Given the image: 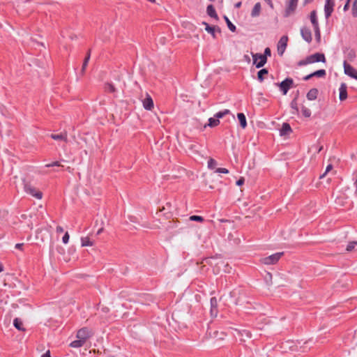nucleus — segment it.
<instances>
[{
    "instance_id": "obj_1",
    "label": "nucleus",
    "mask_w": 357,
    "mask_h": 357,
    "mask_svg": "<svg viewBox=\"0 0 357 357\" xmlns=\"http://www.w3.org/2000/svg\"><path fill=\"white\" fill-rule=\"evenodd\" d=\"M271 51L269 47H266L264 50V54H252L253 59V64L255 65L256 68H259L263 67L267 62V57L271 56Z\"/></svg>"
},
{
    "instance_id": "obj_2",
    "label": "nucleus",
    "mask_w": 357,
    "mask_h": 357,
    "mask_svg": "<svg viewBox=\"0 0 357 357\" xmlns=\"http://www.w3.org/2000/svg\"><path fill=\"white\" fill-rule=\"evenodd\" d=\"M284 255V252H277L273 255H271L268 257H266L261 259V262L266 265H272L275 264L282 256Z\"/></svg>"
},
{
    "instance_id": "obj_3",
    "label": "nucleus",
    "mask_w": 357,
    "mask_h": 357,
    "mask_svg": "<svg viewBox=\"0 0 357 357\" xmlns=\"http://www.w3.org/2000/svg\"><path fill=\"white\" fill-rule=\"evenodd\" d=\"M298 1V0H289L287 2L286 8L284 13V16L285 17L290 16L294 13L297 7Z\"/></svg>"
},
{
    "instance_id": "obj_4",
    "label": "nucleus",
    "mask_w": 357,
    "mask_h": 357,
    "mask_svg": "<svg viewBox=\"0 0 357 357\" xmlns=\"http://www.w3.org/2000/svg\"><path fill=\"white\" fill-rule=\"evenodd\" d=\"M24 190L26 193L38 199H40L43 197V193L40 190L29 184L24 185Z\"/></svg>"
},
{
    "instance_id": "obj_5",
    "label": "nucleus",
    "mask_w": 357,
    "mask_h": 357,
    "mask_svg": "<svg viewBox=\"0 0 357 357\" xmlns=\"http://www.w3.org/2000/svg\"><path fill=\"white\" fill-rule=\"evenodd\" d=\"M326 63V58L324 54L315 53L306 58L305 63H313L316 62Z\"/></svg>"
},
{
    "instance_id": "obj_6",
    "label": "nucleus",
    "mask_w": 357,
    "mask_h": 357,
    "mask_svg": "<svg viewBox=\"0 0 357 357\" xmlns=\"http://www.w3.org/2000/svg\"><path fill=\"white\" fill-rule=\"evenodd\" d=\"M288 36H283L280 38V40L278 43L277 50L278 53L280 56H282L287 46L288 43Z\"/></svg>"
},
{
    "instance_id": "obj_7",
    "label": "nucleus",
    "mask_w": 357,
    "mask_h": 357,
    "mask_svg": "<svg viewBox=\"0 0 357 357\" xmlns=\"http://www.w3.org/2000/svg\"><path fill=\"white\" fill-rule=\"evenodd\" d=\"M294 81L291 78H287L281 83L278 84L280 90L282 91L284 95H286L288 90L292 87Z\"/></svg>"
},
{
    "instance_id": "obj_8",
    "label": "nucleus",
    "mask_w": 357,
    "mask_h": 357,
    "mask_svg": "<svg viewBox=\"0 0 357 357\" xmlns=\"http://www.w3.org/2000/svg\"><path fill=\"white\" fill-rule=\"evenodd\" d=\"M205 262L206 264H208L211 266L217 267L216 269L215 268H213V272L215 273H218L219 272V265L224 264V262L220 259L213 257L206 259Z\"/></svg>"
},
{
    "instance_id": "obj_9",
    "label": "nucleus",
    "mask_w": 357,
    "mask_h": 357,
    "mask_svg": "<svg viewBox=\"0 0 357 357\" xmlns=\"http://www.w3.org/2000/svg\"><path fill=\"white\" fill-rule=\"evenodd\" d=\"M344 73L348 76L357 79V70H356L351 65L348 64L347 61L344 62Z\"/></svg>"
},
{
    "instance_id": "obj_10",
    "label": "nucleus",
    "mask_w": 357,
    "mask_h": 357,
    "mask_svg": "<svg viewBox=\"0 0 357 357\" xmlns=\"http://www.w3.org/2000/svg\"><path fill=\"white\" fill-rule=\"evenodd\" d=\"M301 35L303 40H305L307 43H310L312 42V36L311 30L306 27L303 26L301 28Z\"/></svg>"
},
{
    "instance_id": "obj_11",
    "label": "nucleus",
    "mask_w": 357,
    "mask_h": 357,
    "mask_svg": "<svg viewBox=\"0 0 357 357\" xmlns=\"http://www.w3.org/2000/svg\"><path fill=\"white\" fill-rule=\"evenodd\" d=\"M91 335H92V333L91 331H89L86 328H83L78 331V332L77 333V339H80V340L86 342V340L89 337H91Z\"/></svg>"
},
{
    "instance_id": "obj_12",
    "label": "nucleus",
    "mask_w": 357,
    "mask_h": 357,
    "mask_svg": "<svg viewBox=\"0 0 357 357\" xmlns=\"http://www.w3.org/2000/svg\"><path fill=\"white\" fill-rule=\"evenodd\" d=\"M56 235H57V238L59 237V236L64 233L63 234V236L62 237V241L64 244H66L68 243V241H69V234H68V231H64V229L61 226H57L56 227Z\"/></svg>"
},
{
    "instance_id": "obj_13",
    "label": "nucleus",
    "mask_w": 357,
    "mask_h": 357,
    "mask_svg": "<svg viewBox=\"0 0 357 357\" xmlns=\"http://www.w3.org/2000/svg\"><path fill=\"white\" fill-rule=\"evenodd\" d=\"M210 313L211 317H215L218 315V301L215 297L211 298V310Z\"/></svg>"
},
{
    "instance_id": "obj_14",
    "label": "nucleus",
    "mask_w": 357,
    "mask_h": 357,
    "mask_svg": "<svg viewBox=\"0 0 357 357\" xmlns=\"http://www.w3.org/2000/svg\"><path fill=\"white\" fill-rule=\"evenodd\" d=\"M142 103L145 109L151 110L153 108V101L148 93H146V98L143 100Z\"/></svg>"
},
{
    "instance_id": "obj_15",
    "label": "nucleus",
    "mask_w": 357,
    "mask_h": 357,
    "mask_svg": "<svg viewBox=\"0 0 357 357\" xmlns=\"http://www.w3.org/2000/svg\"><path fill=\"white\" fill-rule=\"evenodd\" d=\"M335 6L334 1L333 2H328L326 1L325 6H324V13L326 18L328 19L332 14L333 11V7Z\"/></svg>"
},
{
    "instance_id": "obj_16",
    "label": "nucleus",
    "mask_w": 357,
    "mask_h": 357,
    "mask_svg": "<svg viewBox=\"0 0 357 357\" xmlns=\"http://www.w3.org/2000/svg\"><path fill=\"white\" fill-rule=\"evenodd\" d=\"M339 98L341 101H343L347 98V86L345 83H342L340 89Z\"/></svg>"
},
{
    "instance_id": "obj_17",
    "label": "nucleus",
    "mask_w": 357,
    "mask_h": 357,
    "mask_svg": "<svg viewBox=\"0 0 357 357\" xmlns=\"http://www.w3.org/2000/svg\"><path fill=\"white\" fill-rule=\"evenodd\" d=\"M50 137L56 141L68 142V135L66 132H61L59 134H52Z\"/></svg>"
},
{
    "instance_id": "obj_18",
    "label": "nucleus",
    "mask_w": 357,
    "mask_h": 357,
    "mask_svg": "<svg viewBox=\"0 0 357 357\" xmlns=\"http://www.w3.org/2000/svg\"><path fill=\"white\" fill-rule=\"evenodd\" d=\"M236 332L237 333V335L239 336L240 341L241 342H244L246 338H249L251 337V333H250V331L247 330H236Z\"/></svg>"
},
{
    "instance_id": "obj_19",
    "label": "nucleus",
    "mask_w": 357,
    "mask_h": 357,
    "mask_svg": "<svg viewBox=\"0 0 357 357\" xmlns=\"http://www.w3.org/2000/svg\"><path fill=\"white\" fill-rule=\"evenodd\" d=\"M310 19L313 28L319 26L316 10H312L310 13Z\"/></svg>"
},
{
    "instance_id": "obj_20",
    "label": "nucleus",
    "mask_w": 357,
    "mask_h": 357,
    "mask_svg": "<svg viewBox=\"0 0 357 357\" xmlns=\"http://www.w3.org/2000/svg\"><path fill=\"white\" fill-rule=\"evenodd\" d=\"M82 246H92L93 245V241L90 239V236L87 235L86 236H82L81 238Z\"/></svg>"
},
{
    "instance_id": "obj_21",
    "label": "nucleus",
    "mask_w": 357,
    "mask_h": 357,
    "mask_svg": "<svg viewBox=\"0 0 357 357\" xmlns=\"http://www.w3.org/2000/svg\"><path fill=\"white\" fill-rule=\"evenodd\" d=\"M317 95H318V90L317 89H312L307 93V98L309 100H314L317 98Z\"/></svg>"
},
{
    "instance_id": "obj_22",
    "label": "nucleus",
    "mask_w": 357,
    "mask_h": 357,
    "mask_svg": "<svg viewBox=\"0 0 357 357\" xmlns=\"http://www.w3.org/2000/svg\"><path fill=\"white\" fill-rule=\"evenodd\" d=\"M261 13V4L260 3H257L251 12V16L253 17H257L260 15Z\"/></svg>"
},
{
    "instance_id": "obj_23",
    "label": "nucleus",
    "mask_w": 357,
    "mask_h": 357,
    "mask_svg": "<svg viewBox=\"0 0 357 357\" xmlns=\"http://www.w3.org/2000/svg\"><path fill=\"white\" fill-rule=\"evenodd\" d=\"M291 132V128L289 126V124L287 123H284L282 124V128L280 130V135H286L289 134Z\"/></svg>"
},
{
    "instance_id": "obj_24",
    "label": "nucleus",
    "mask_w": 357,
    "mask_h": 357,
    "mask_svg": "<svg viewBox=\"0 0 357 357\" xmlns=\"http://www.w3.org/2000/svg\"><path fill=\"white\" fill-rule=\"evenodd\" d=\"M238 119L242 128H245L247 126L246 118L244 114L238 113L237 114Z\"/></svg>"
},
{
    "instance_id": "obj_25",
    "label": "nucleus",
    "mask_w": 357,
    "mask_h": 357,
    "mask_svg": "<svg viewBox=\"0 0 357 357\" xmlns=\"http://www.w3.org/2000/svg\"><path fill=\"white\" fill-rule=\"evenodd\" d=\"M206 12H207V14L210 17L218 19V15H217L215 10L214 7L213 6V5H208L207 6Z\"/></svg>"
},
{
    "instance_id": "obj_26",
    "label": "nucleus",
    "mask_w": 357,
    "mask_h": 357,
    "mask_svg": "<svg viewBox=\"0 0 357 357\" xmlns=\"http://www.w3.org/2000/svg\"><path fill=\"white\" fill-rule=\"evenodd\" d=\"M86 230L89 231L87 235L93 236V235H99L103 231V228L100 227L98 229L96 232L94 228L91 229L90 227H88Z\"/></svg>"
},
{
    "instance_id": "obj_27",
    "label": "nucleus",
    "mask_w": 357,
    "mask_h": 357,
    "mask_svg": "<svg viewBox=\"0 0 357 357\" xmlns=\"http://www.w3.org/2000/svg\"><path fill=\"white\" fill-rule=\"evenodd\" d=\"M219 124H220V120L214 116V117L209 118L208 123L207 126L211 128H213V127L218 126Z\"/></svg>"
},
{
    "instance_id": "obj_28",
    "label": "nucleus",
    "mask_w": 357,
    "mask_h": 357,
    "mask_svg": "<svg viewBox=\"0 0 357 357\" xmlns=\"http://www.w3.org/2000/svg\"><path fill=\"white\" fill-rule=\"evenodd\" d=\"M182 221H197V222H204L205 220L202 216L200 215H191L186 220H181Z\"/></svg>"
},
{
    "instance_id": "obj_29",
    "label": "nucleus",
    "mask_w": 357,
    "mask_h": 357,
    "mask_svg": "<svg viewBox=\"0 0 357 357\" xmlns=\"http://www.w3.org/2000/svg\"><path fill=\"white\" fill-rule=\"evenodd\" d=\"M268 75V70L266 68L260 70L257 73V78L259 82H263L264 76Z\"/></svg>"
},
{
    "instance_id": "obj_30",
    "label": "nucleus",
    "mask_w": 357,
    "mask_h": 357,
    "mask_svg": "<svg viewBox=\"0 0 357 357\" xmlns=\"http://www.w3.org/2000/svg\"><path fill=\"white\" fill-rule=\"evenodd\" d=\"M230 113V111L227 109H224L222 111H220L219 112H217L214 116L218 119L223 118L225 116L229 114Z\"/></svg>"
},
{
    "instance_id": "obj_31",
    "label": "nucleus",
    "mask_w": 357,
    "mask_h": 357,
    "mask_svg": "<svg viewBox=\"0 0 357 357\" xmlns=\"http://www.w3.org/2000/svg\"><path fill=\"white\" fill-rule=\"evenodd\" d=\"M84 342H85L84 341H83L80 339H78L77 340L72 342L70 343V346L72 347H74V348H78V347H81L82 346H83Z\"/></svg>"
},
{
    "instance_id": "obj_32",
    "label": "nucleus",
    "mask_w": 357,
    "mask_h": 357,
    "mask_svg": "<svg viewBox=\"0 0 357 357\" xmlns=\"http://www.w3.org/2000/svg\"><path fill=\"white\" fill-rule=\"evenodd\" d=\"M301 112L306 118H309L311 116V110L305 105L301 107Z\"/></svg>"
},
{
    "instance_id": "obj_33",
    "label": "nucleus",
    "mask_w": 357,
    "mask_h": 357,
    "mask_svg": "<svg viewBox=\"0 0 357 357\" xmlns=\"http://www.w3.org/2000/svg\"><path fill=\"white\" fill-rule=\"evenodd\" d=\"M174 202L173 203L171 202H168L166 203L165 206H164L160 210V211H162L165 210L171 211L174 208Z\"/></svg>"
},
{
    "instance_id": "obj_34",
    "label": "nucleus",
    "mask_w": 357,
    "mask_h": 357,
    "mask_svg": "<svg viewBox=\"0 0 357 357\" xmlns=\"http://www.w3.org/2000/svg\"><path fill=\"white\" fill-rule=\"evenodd\" d=\"M13 324H14L15 327L17 329H18L19 331H24V328L22 327V321L20 319L15 318L14 319Z\"/></svg>"
},
{
    "instance_id": "obj_35",
    "label": "nucleus",
    "mask_w": 357,
    "mask_h": 357,
    "mask_svg": "<svg viewBox=\"0 0 357 357\" xmlns=\"http://www.w3.org/2000/svg\"><path fill=\"white\" fill-rule=\"evenodd\" d=\"M203 24L205 25V30L213 35V37H215V27L214 26H210L207 23L203 22Z\"/></svg>"
},
{
    "instance_id": "obj_36",
    "label": "nucleus",
    "mask_w": 357,
    "mask_h": 357,
    "mask_svg": "<svg viewBox=\"0 0 357 357\" xmlns=\"http://www.w3.org/2000/svg\"><path fill=\"white\" fill-rule=\"evenodd\" d=\"M314 31L316 40L317 41V43H320V41H321V31H320L319 26L314 27Z\"/></svg>"
},
{
    "instance_id": "obj_37",
    "label": "nucleus",
    "mask_w": 357,
    "mask_h": 357,
    "mask_svg": "<svg viewBox=\"0 0 357 357\" xmlns=\"http://www.w3.org/2000/svg\"><path fill=\"white\" fill-rule=\"evenodd\" d=\"M90 59V50L87 53V55L84 61V63H83V65H82V73H84L85 70H86V68L88 65V63H89V61Z\"/></svg>"
},
{
    "instance_id": "obj_38",
    "label": "nucleus",
    "mask_w": 357,
    "mask_h": 357,
    "mask_svg": "<svg viewBox=\"0 0 357 357\" xmlns=\"http://www.w3.org/2000/svg\"><path fill=\"white\" fill-rule=\"evenodd\" d=\"M224 19L225 20L226 22H227V24L228 26V28L229 29L230 31H235L236 30V26L230 22V20H229V18L227 17V16H225L224 17Z\"/></svg>"
},
{
    "instance_id": "obj_39",
    "label": "nucleus",
    "mask_w": 357,
    "mask_h": 357,
    "mask_svg": "<svg viewBox=\"0 0 357 357\" xmlns=\"http://www.w3.org/2000/svg\"><path fill=\"white\" fill-rule=\"evenodd\" d=\"M312 75L317 76V77H324L326 75V70H319L313 73H312Z\"/></svg>"
},
{
    "instance_id": "obj_40",
    "label": "nucleus",
    "mask_w": 357,
    "mask_h": 357,
    "mask_svg": "<svg viewBox=\"0 0 357 357\" xmlns=\"http://www.w3.org/2000/svg\"><path fill=\"white\" fill-rule=\"evenodd\" d=\"M356 245H357L356 241H353V242L349 243L348 244V245L347 246V248H346L347 251H348V252L352 251Z\"/></svg>"
},
{
    "instance_id": "obj_41",
    "label": "nucleus",
    "mask_w": 357,
    "mask_h": 357,
    "mask_svg": "<svg viewBox=\"0 0 357 357\" xmlns=\"http://www.w3.org/2000/svg\"><path fill=\"white\" fill-rule=\"evenodd\" d=\"M216 165H217L216 161L213 158H211L208 162V167L210 169H214Z\"/></svg>"
},
{
    "instance_id": "obj_42",
    "label": "nucleus",
    "mask_w": 357,
    "mask_h": 357,
    "mask_svg": "<svg viewBox=\"0 0 357 357\" xmlns=\"http://www.w3.org/2000/svg\"><path fill=\"white\" fill-rule=\"evenodd\" d=\"M352 15L354 17H357V0H355L353 3Z\"/></svg>"
},
{
    "instance_id": "obj_43",
    "label": "nucleus",
    "mask_w": 357,
    "mask_h": 357,
    "mask_svg": "<svg viewBox=\"0 0 357 357\" xmlns=\"http://www.w3.org/2000/svg\"><path fill=\"white\" fill-rule=\"evenodd\" d=\"M105 89L107 91L110 92V93H113L115 91L114 86L111 84H107L105 86Z\"/></svg>"
},
{
    "instance_id": "obj_44",
    "label": "nucleus",
    "mask_w": 357,
    "mask_h": 357,
    "mask_svg": "<svg viewBox=\"0 0 357 357\" xmlns=\"http://www.w3.org/2000/svg\"><path fill=\"white\" fill-rule=\"evenodd\" d=\"M332 169H333V165H331V164H330V165H328L326 167V169L325 172H324L323 174H321V175L320 176V177H319V178H323L326 175V174H327L328 172H329Z\"/></svg>"
},
{
    "instance_id": "obj_45",
    "label": "nucleus",
    "mask_w": 357,
    "mask_h": 357,
    "mask_svg": "<svg viewBox=\"0 0 357 357\" xmlns=\"http://www.w3.org/2000/svg\"><path fill=\"white\" fill-rule=\"evenodd\" d=\"M215 172L216 173H222V174H228L229 173V170L226 168H217L215 169Z\"/></svg>"
},
{
    "instance_id": "obj_46",
    "label": "nucleus",
    "mask_w": 357,
    "mask_h": 357,
    "mask_svg": "<svg viewBox=\"0 0 357 357\" xmlns=\"http://www.w3.org/2000/svg\"><path fill=\"white\" fill-rule=\"evenodd\" d=\"M291 108L295 110V113H298V109L297 107V104L295 100H294L291 103Z\"/></svg>"
},
{
    "instance_id": "obj_47",
    "label": "nucleus",
    "mask_w": 357,
    "mask_h": 357,
    "mask_svg": "<svg viewBox=\"0 0 357 357\" xmlns=\"http://www.w3.org/2000/svg\"><path fill=\"white\" fill-rule=\"evenodd\" d=\"M54 166H58V167H60V166H62L59 162L58 161H56V162H54L52 163H50V164H47L45 165L46 167H54Z\"/></svg>"
},
{
    "instance_id": "obj_48",
    "label": "nucleus",
    "mask_w": 357,
    "mask_h": 357,
    "mask_svg": "<svg viewBox=\"0 0 357 357\" xmlns=\"http://www.w3.org/2000/svg\"><path fill=\"white\" fill-rule=\"evenodd\" d=\"M245 182V179L243 177H241L237 181H236V185H238V186H241Z\"/></svg>"
},
{
    "instance_id": "obj_49",
    "label": "nucleus",
    "mask_w": 357,
    "mask_h": 357,
    "mask_svg": "<svg viewBox=\"0 0 357 357\" xmlns=\"http://www.w3.org/2000/svg\"><path fill=\"white\" fill-rule=\"evenodd\" d=\"M266 280L267 282V283H271V280H272V275L269 273H267V275L266 277Z\"/></svg>"
},
{
    "instance_id": "obj_50",
    "label": "nucleus",
    "mask_w": 357,
    "mask_h": 357,
    "mask_svg": "<svg viewBox=\"0 0 357 357\" xmlns=\"http://www.w3.org/2000/svg\"><path fill=\"white\" fill-rule=\"evenodd\" d=\"M349 3H350V0H347V3H345V5L344 6V8H343V10L344 11H347L349 8Z\"/></svg>"
},
{
    "instance_id": "obj_51",
    "label": "nucleus",
    "mask_w": 357,
    "mask_h": 357,
    "mask_svg": "<svg viewBox=\"0 0 357 357\" xmlns=\"http://www.w3.org/2000/svg\"><path fill=\"white\" fill-rule=\"evenodd\" d=\"M24 244L23 243H17L15 245V248L22 250Z\"/></svg>"
},
{
    "instance_id": "obj_52",
    "label": "nucleus",
    "mask_w": 357,
    "mask_h": 357,
    "mask_svg": "<svg viewBox=\"0 0 357 357\" xmlns=\"http://www.w3.org/2000/svg\"><path fill=\"white\" fill-rule=\"evenodd\" d=\"M271 8H273V4L271 0H265Z\"/></svg>"
},
{
    "instance_id": "obj_53",
    "label": "nucleus",
    "mask_w": 357,
    "mask_h": 357,
    "mask_svg": "<svg viewBox=\"0 0 357 357\" xmlns=\"http://www.w3.org/2000/svg\"><path fill=\"white\" fill-rule=\"evenodd\" d=\"M314 77V75H312V74H310V75H308L305 76V77H304V79H305V80H308V79H310L311 77Z\"/></svg>"
},
{
    "instance_id": "obj_54",
    "label": "nucleus",
    "mask_w": 357,
    "mask_h": 357,
    "mask_svg": "<svg viewBox=\"0 0 357 357\" xmlns=\"http://www.w3.org/2000/svg\"><path fill=\"white\" fill-rule=\"evenodd\" d=\"M41 357H51L50 354V351H47L45 354H43Z\"/></svg>"
},
{
    "instance_id": "obj_55",
    "label": "nucleus",
    "mask_w": 357,
    "mask_h": 357,
    "mask_svg": "<svg viewBox=\"0 0 357 357\" xmlns=\"http://www.w3.org/2000/svg\"><path fill=\"white\" fill-rule=\"evenodd\" d=\"M354 185H355V188H356L355 195L357 196V179L354 182Z\"/></svg>"
},
{
    "instance_id": "obj_56",
    "label": "nucleus",
    "mask_w": 357,
    "mask_h": 357,
    "mask_svg": "<svg viewBox=\"0 0 357 357\" xmlns=\"http://www.w3.org/2000/svg\"><path fill=\"white\" fill-rule=\"evenodd\" d=\"M306 62V59L303 61H301L299 62V65H307V63H305Z\"/></svg>"
},
{
    "instance_id": "obj_57",
    "label": "nucleus",
    "mask_w": 357,
    "mask_h": 357,
    "mask_svg": "<svg viewBox=\"0 0 357 357\" xmlns=\"http://www.w3.org/2000/svg\"><path fill=\"white\" fill-rule=\"evenodd\" d=\"M241 6V2H238L237 3H236L235 7L236 8H240Z\"/></svg>"
},
{
    "instance_id": "obj_58",
    "label": "nucleus",
    "mask_w": 357,
    "mask_h": 357,
    "mask_svg": "<svg viewBox=\"0 0 357 357\" xmlns=\"http://www.w3.org/2000/svg\"><path fill=\"white\" fill-rule=\"evenodd\" d=\"M3 271V266L1 264H0V273Z\"/></svg>"
},
{
    "instance_id": "obj_59",
    "label": "nucleus",
    "mask_w": 357,
    "mask_h": 357,
    "mask_svg": "<svg viewBox=\"0 0 357 357\" xmlns=\"http://www.w3.org/2000/svg\"><path fill=\"white\" fill-rule=\"evenodd\" d=\"M307 350V347H305L303 349V351H305Z\"/></svg>"
},
{
    "instance_id": "obj_60",
    "label": "nucleus",
    "mask_w": 357,
    "mask_h": 357,
    "mask_svg": "<svg viewBox=\"0 0 357 357\" xmlns=\"http://www.w3.org/2000/svg\"><path fill=\"white\" fill-rule=\"evenodd\" d=\"M148 1L150 2H152V3H154L155 1V0H148Z\"/></svg>"
},
{
    "instance_id": "obj_61",
    "label": "nucleus",
    "mask_w": 357,
    "mask_h": 357,
    "mask_svg": "<svg viewBox=\"0 0 357 357\" xmlns=\"http://www.w3.org/2000/svg\"><path fill=\"white\" fill-rule=\"evenodd\" d=\"M245 59H247L248 61H250V58H249V56H245Z\"/></svg>"
},
{
    "instance_id": "obj_62",
    "label": "nucleus",
    "mask_w": 357,
    "mask_h": 357,
    "mask_svg": "<svg viewBox=\"0 0 357 357\" xmlns=\"http://www.w3.org/2000/svg\"><path fill=\"white\" fill-rule=\"evenodd\" d=\"M326 1L333 2V0H326Z\"/></svg>"
},
{
    "instance_id": "obj_63",
    "label": "nucleus",
    "mask_w": 357,
    "mask_h": 357,
    "mask_svg": "<svg viewBox=\"0 0 357 357\" xmlns=\"http://www.w3.org/2000/svg\"><path fill=\"white\" fill-rule=\"evenodd\" d=\"M231 234H229V236H228V238H229V239H230V237H231Z\"/></svg>"
},
{
    "instance_id": "obj_64",
    "label": "nucleus",
    "mask_w": 357,
    "mask_h": 357,
    "mask_svg": "<svg viewBox=\"0 0 357 357\" xmlns=\"http://www.w3.org/2000/svg\"><path fill=\"white\" fill-rule=\"evenodd\" d=\"M210 1H214L215 0H209Z\"/></svg>"
}]
</instances>
